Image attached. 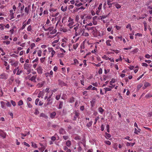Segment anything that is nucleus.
Listing matches in <instances>:
<instances>
[{"mask_svg":"<svg viewBox=\"0 0 152 152\" xmlns=\"http://www.w3.org/2000/svg\"><path fill=\"white\" fill-rule=\"evenodd\" d=\"M27 104L28 107L29 108H31L32 107V105L31 104L30 102H27Z\"/></svg>","mask_w":152,"mask_h":152,"instance_id":"nucleus-58","label":"nucleus"},{"mask_svg":"<svg viewBox=\"0 0 152 152\" xmlns=\"http://www.w3.org/2000/svg\"><path fill=\"white\" fill-rule=\"evenodd\" d=\"M102 4L100 3L99 4V6L98 8V10H100L102 9Z\"/></svg>","mask_w":152,"mask_h":152,"instance_id":"nucleus-61","label":"nucleus"},{"mask_svg":"<svg viewBox=\"0 0 152 152\" xmlns=\"http://www.w3.org/2000/svg\"><path fill=\"white\" fill-rule=\"evenodd\" d=\"M39 101V99L38 98L35 101V104L36 105H37L38 104V102Z\"/></svg>","mask_w":152,"mask_h":152,"instance_id":"nucleus-64","label":"nucleus"},{"mask_svg":"<svg viewBox=\"0 0 152 152\" xmlns=\"http://www.w3.org/2000/svg\"><path fill=\"white\" fill-rule=\"evenodd\" d=\"M112 41L109 40H107L106 42V44L107 46H110L111 45V44L112 43Z\"/></svg>","mask_w":152,"mask_h":152,"instance_id":"nucleus-28","label":"nucleus"},{"mask_svg":"<svg viewBox=\"0 0 152 152\" xmlns=\"http://www.w3.org/2000/svg\"><path fill=\"white\" fill-rule=\"evenodd\" d=\"M126 28H129L130 31H132V28L130 24H128L127 25Z\"/></svg>","mask_w":152,"mask_h":152,"instance_id":"nucleus-38","label":"nucleus"},{"mask_svg":"<svg viewBox=\"0 0 152 152\" xmlns=\"http://www.w3.org/2000/svg\"><path fill=\"white\" fill-rule=\"evenodd\" d=\"M79 10V9L77 7H75L74 9L72 11V13H75L76 12H77Z\"/></svg>","mask_w":152,"mask_h":152,"instance_id":"nucleus-34","label":"nucleus"},{"mask_svg":"<svg viewBox=\"0 0 152 152\" xmlns=\"http://www.w3.org/2000/svg\"><path fill=\"white\" fill-rule=\"evenodd\" d=\"M24 23L25 21L23 23L22 26L21 28V29L22 30L23 29L25 28V27L26 25V24Z\"/></svg>","mask_w":152,"mask_h":152,"instance_id":"nucleus-44","label":"nucleus"},{"mask_svg":"<svg viewBox=\"0 0 152 152\" xmlns=\"http://www.w3.org/2000/svg\"><path fill=\"white\" fill-rule=\"evenodd\" d=\"M93 123V121H91L89 123H87L86 124V126L88 127H90L91 126V125H92Z\"/></svg>","mask_w":152,"mask_h":152,"instance_id":"nucleus-32","label":"nucleus"},{"mask_svg":"<svg viewBox=\"0 0 152 152\" xmlns=\"http://www.w3.org/2000/svg\"><path fill=\"white\" fill-rule=\"evenodd\" d=\"M144 86L145 88H146L148 86H150V84L149 83L146 82L144 83Z\"/></svg>","mask_w":152,"mask_h":152,"instance_id":"nucleus-33","label":"nucleus"},{"mask_svg":"<svg viewBox=\"0 0 152 152\" xmlns=\"http://www.w3.org/2000/svg\"><path fill=\"white\" fill-rule=\"evenodd\" d=\"M67 6L64 7L63 6H62L61 7V10L63 12L67 10Z\"/></svg>","mask_w":152,"mask_h":152,"instance_id":"nucleus-23","label":"nucleus"},{"mask_svg":"<svg viewBox=\"0 0 152 152\" xmlns=\"http://www.w3.org/2000/svg\"><path fill=\"white\" fill-rule=\"evenodd\" d=\"M138 130H137V128H134V133L137 134H138L139 133H140V131H141V129L138 128L137 129Z\"/></svg>","mask_w":152,"mask_h":152,"instance_id":"nucleus-11","label":"nucleus"},{"mask_svg":"<svg viewBox=\"0 0 152 152\" xmlns=\"http://www.w3.org/2000/svg\"><path fill=\"white\" fill-rule=\"evenodd\" d=\"M37 72L39 74H41L42 73L43 69L41 66H39L37 69Z\"/></svg>","mask_w":152,"mask_h":152,"instance_id":"nucleus-7","label":"nucleus"},{"mask_svg":"<svg viewBox=\"0 0 152 152\" xmlns=\"http://www.w3.org/2000/svg\"><path fill=\"white\" fill-rule=\"evenodd\" d=\"M78 45V44L77 43L75 45H73V48L74 49H76L77 48V47Z\"/></svg>","mask_w":152,"mask_h":152,"instance_id":"nucleus-57","label":"nucleus"},{"mask_svg":"<svg viewBox=\"0 0 152 152\" xmlns=\"http://www.w3.org/2000/svg\"><path fill=\"white\" fill-rule=\"evenodd\" d=\"M59 104L58 105V109H60L62 108L63 106L64 103L63 102L61 101H59Z\"/></svg>","mask_w":152,"mask_h":152,"instance_id":"nucleus-14","label":"nucleus"},{"mask_svg":"<svg viewBox=\"0 0 152 152\" xmlns=\"http://www.w3.org/2000/svg\"><path fill=\"white\" fill-rule=\"evenodd\" d=\"M136 36L141 37L142 36V34L140 33H137L135 34Z\"/></svg>","mask_w":152,"mask_h":152,"instance_id":"nucleus-63","label":"nucleus"},{"mask_svg":"<svg viewBox=\"0 0 152 152\" xmlns=\"http://www.w3.org/2000/svg\"><path fill=\"white\" fill-rule=\"evenodd\" d=\"M52 99H50L48 98L47 99V101L48 102L47 103H45L44 105L45 106H47L48 105L51 104L52 103Z\"/></svg>","mask_w":152,"mask_h":152,"instance_id":"nucleus-4","label":"nucleus"},{"mask_svg":"<svg viewBox=\"0 0 152 152\" xmlns=\"http://www.w3.org/2000/svg\"><path fill=\"white\" fill-rule=\"evenodd\" d=\"M50 20L48 18L47 20V21H46V24L48 25V26H50Z\"/></svg>","mask_w":152,"mask_h":152,"instance_id":"nucleus-56","label":"nucleus"},{"mask_svg":"<svg viewBox=\"0 0 152 152\" xmlns=\"http://www.w3.org/2000/svg\"><path fill=\"white\" fill-rule=\"evenodd\" d=\"M81 35H83V36L85 37H88V36L89 34H88L87 32H83Z\"/></svg>","mask_w":152,"mask_h":152,"instance_id":"nucleus-35","label":"nucleus"},{"mask_svg":"<svg viewBox=\"0 0 152 152\" xmlns=\"http://www.w3.org/2000/svg\"><path fill=\"white\" fill-rule=\"evenodd\" d=\"M79 23H78L75 25L74 26L75 27L74 28V29L75 30V31H78L81 33L83 31V29H84L83 28L84 25H83L82 22H79Z\"/></svg>","mask_w":152,"mask_h":152,"instance_id":"nucleus-1","label":"nucleus"},{"mask_svg":"<svg viewBox=\"0 0 152 152\" xmlns=\"http://www.w3.org/2000/svg\"><path fill=\"white\" fill-rule=\"evenodd\" d=\"M91 18L92 17L91 15H85V19L86 21L91 19Z\"/></svg>","mask_w":152,"mask_h":152,"instance_id":"nucleus-21","label":"nucleus"},{"mask_svg":"<svg viewBox=\"0 0 152 152\" xmlns=\"http://www.w3.org/2000/svg\"><path fill=\"white\" fill-rule=\"evenodd\" d=\"M10 102L11 104H12V105L13 106H15L16 105V103L15 101H13L12 100H11Z\"/></svg>","mask_w":152,"mask_h":152,"instance_id":"nucleus-48","label":"nucleus"},{"mask_svg":"<svg viewBox=\"0 0 152 152\" xmlns=\"http://www.w3.org/2000/svg\"><path fill=\"white\" fill-rule=\"evenodd\" d=\"M114 4H115V7L118 9H119L121 8V6L119 4L117 3H114Z\"/></svg>","mask_w":152,"mask_h":152,"instance_id":"nucleus-22","label":"nucleus"},{"mask_svg":"<svg viewBox=\"0 0 152 152\" xmlns=\"http://www.w3.org/2000/svg\"><path fill=\"white\" fill-rule=\"evenodd\" d=\"M15 28V26L14 27H13V28L12 29H11L9 31V32L11 34H12L13 33L14 31V28Z\"/></svg>","mask_w":152,"mask_h":152,"instance_id":"nucleus-50","label":"nucleus"},{"mask_svg":"<svg viewBox=\"0 0 152 152\" xmlns=\"http://www.w3.org/2000/svg\"><path fill=\"white\" fill-rule=\"evenodd\" d=\"M115 82V79L113 78L112 79L111 81L110 82V84L111 85H112V84Z\"/></svg>","mask_w":152,"mask_h":152,"instance_id":"nucleus-43","label":"nucleus"},{"mask_svg":"<svg viewBox=\"0 0 152 152\" xmlns=\"http://www.w3.org/2000/svg\"><path fill=\"white\" fill-rule=\"evenodd\" d=\"M56 113L55 112H53L52 113L50 114V117L52 118L53 119L54 118L55 116L56 115Z\"/></svg>","mask_w":152,"mask_h":152,"instance_id":"nucleus-12","label":"nucleus"},{"mask_svg":"<svg viewBox=\"0 0 152 152\" xmlns=\"http://www.w3.org/2000/svg\"><path fill=\"white\" fill-rule=\"evenodd\" d=\"M92 25H93V24H92V23H88V24H86V25L85 26V28H86V29H87L88 30H89L90 29V28H88V26H91Z\"/></svg>","mask_w":152,"mask_h":152,"instance_id":"nucleus-13","label":"nucleus"},{"mask_svg":"<svg viewBox=\"0 0 152 152\" xmlns=\"http://www.w3.org/2000/svg\"><path fill=\"white\" fill-rule=\"evenodd\" d=\"M98 111L99 112L101 113V114H102V113L104 112V110L102 109V107H99L98 108Z\"/></svg>","mask_w":152,"mask_h":152,"instance_id":"nucleus-31","label":"nucleus"},{"mask_svg":"<svg viewBox=\"0 0 152 152\" xmlns=\"http://www.w3.org/2000/svg\"><path fill=\"white\" fill-rule=\"evenodd\" d=\"M7 78V77L5 73H3L0 75V79L6 80Z\"/></svg>","mask_w":152,"mask_h":152,"instance_id":"nucleus-8","label":"nucleus"},{"mask_svg":"<svg viewBox=\"0 0 152 152\" xmlns=\"http://www.w3.org/2000/svg\"><path fill=\"white\" fill-rule=\"evenodd\" d=\"M59 132L60 134H65L66 132L64 129L61 128L59 130Z\"/></svg>","mask_w":152,"mask_h":152,"instance_id":"nucleus-15","label":"nucleus"},{"mask_svg":"<svg viewBox=\"0 0 152 152\" xmlns=\"http://www.w3.org/2000/svg\"><path fill=\"white\" fill-rule=\"evenodd\" d=\"M43 29L45 31H52L53 29V27L52 26L48 28H45L44 27V26H43L42 27Z\"/></svg>","mask_w":152,"mask_h":152,"instance_id":"nucleus-10","label":"nucleus"},{"mask_svg":"<svg viewBox=\"0 0 152 152\" xmlns=\"http://www.w3.org/2000/svg\"><path fill=\"white\" fill-rule=\"evenodd\" d=\"M112 28V27L111 26V27H109L107 29V31L109 32L111 31V33H112L113 32V31L112 30H111Z\"/></svg>","mask_w":152,"mask_h":152,"instance_id":"nucleus-46","label":"nucleus"},{"mask_svg":"<svg viewBox=\"0 0 152 152\" xmlns=\"http://www.w3.org/2000/svg\"><path fill=\"white\" fill-rule=\"evenodd\" d=\"M4 26L2 24H0V29L1 30L3 31L4 30Z\"/></svg>","mask_w":152,"mask_h":152,"instance_id":"nucleus-59","label":"nucleus"},{"mask_svg":"<svg viewBox=\"0 0 152 152\" xmlns=\"http://www.w3.org/2000/svg\"><path fill=\"white\" fill-rule=\"evenodd\" d=\"M14 61L11 60L10 61V63H11V65L12 66H14L15 67H16L18 65V62H14Z\"/></svg>","mask_w":152,"mask_h":152,"instance_id":"nucleus-9","label":"nucleus"},{"mask_svg":"<svg viewBox=\"0 0 152 152\" xmlns=\"http://www.w3.org/2000/svg\"><path fill=\"white\" fill-rule=\"evenodd\" d=\"M104 89L105 90L104 91H105V94H106V93L107 91H110L111 90V89L110 88H104Z\"/></svg>","mask_w":152,"mask_h":152,"instance_id":"nucleus-41","label":"nucleus"},{"mask_svg":"<svg viewBox=\"0 0 152 152\" xmlns=\"http://www.w3.org/2000/svg\"><path fill=\"white\" fill-rule=\"evenodd\" d=\"M42 51L41 50H39L38 52V55L39 56H41L42 55Z\"/></svg>","mask_w":152,"mask_h":152,"instance_id":"nucleus-52","label":"nucleus"},{"mask_svg":"<svg viewBox=\"0 0 152 152\" xmlns=\"http://www.w3.org/2000/svg\"><path fill=\"white\" fill-rule=\"evenodd\" d=\"M30 10L28 8H27L26 7L25 8L24 10L25 12L27 14H28L29 12V10Z\"/></svg>","mask_w":152,"mask_h":152,"instance_id":"nucleus-30","label":"nucleus"},{"mask_svg":"<svg viewBox=\"0 0 152 152\" xmlns=\"http://www.w3.org/2000/svg\"><path fill=\"white\" fill-rule=\"evenodd\" d=\"M31 20L30 18H29L28 20L25 23L27 25H29L31 23Z\"/></svg>","mask_w":152,"mask_h":152,"instance_id":"nucleus-39","label":"nucleus"},{"mask_svg":"<svg viewBox=\"0 0 152 152\" xmlns=\"http://www.w3.org/2000/svg\"><path fill=\"white\" fill-rule=\"evenodd\" d=\"M104 142L106 144L110 145L111 144V142L108 140H106Z\"/></svg>","mask_w":152,"mask_h":152,"instance_id":"nucleus-49","label":"nucleus"},{"mask_svg":"<svg viewBox=\"0 0 152 152\" xmlns=\"http://www.w3.org/2000/svg\"><path fill=\"white\" fill-rule=\"evenodd\" d=\"M32 30V26L31 25H29L27 28V31L29 32H31Z\"/></svg>","mask_w":152,"mask_h":152,"instance_id":"nucleus-19","label":"nucleus"},{"mask_svg":"<svg viewBox=\"0 0 152 152\" xmlns=\"http://www.w3.org/2000/svg\"><path fill=\"white\" fill-rule=\"evenodd\" d=\"M74 99H75L73 97H72L70 98L69 99V102L70 103L73 102L75 101Z\"/></svg>","mask_w":152,"mask_h":152,"instance_id":"nucleus-42","label":"nucleus"},{"mask_svg":"<svg viewBox=\"0 0 152 152\" xmlns=\"http://www.w3.org/2000/svg\"><path fill=\"white\" fill-rule=\"evenodd\" d=\"M139 50L138 48H136L132 51L133 54H134L138 52Z\"/></svg>","mask_w":152,"mask_h":152,"instance_id":"nucleus-36","label":"nucleus"},{"mask_svg":"<svg viewBox=\"0 0 152 152\" xmlns=\"http://www.w3.org/2000/svg\"><path fill=\"white\" fill-rule=\"evenodd\" d=\"M40 117H43L46 118H48V117L47 115H46L44 113H41L40 115Z\"/></svg>","mask_w":152,"mask_h":152,"instance_id":"nucleus-26","label":"nucleus"},{"mask_svg":"<svg viewBox=\"0 0 152 152\" xmlns=\"http://www.w3.org/2000/svg\"><path fill=\"white\" fill-rule=\"evenodd\" d=\"M110 14V13H109L107 15H102V16H100V17L101 18V20H103V19H104L108 17V16H109Z\"/></svg>","mask_w":152,"mask_h":152,"instance_id":"nucleus-16","label":"nucleus"},{"mask_svg":"<svg viewBox=\"0 0 152 152\" xmlns=\"http://www.w3.org/2000/svg\"><path fill=\"white\" fill-rule=\"evenodd\" d=\"M22 71H20L19 70H17V73H16V75H19L21 73H22Z\"/></svg>","mask_w":152,"mask_h":152,"instance_id":"nucleus-60","label":"nucleus"},{"mask_svg":"<svg viewBox=\"0 0 152 152\" xmlns=\"http://www.w3.org/2000/svg\"><path fill=\"white\" fill-rule=\"evenodd\" d=\"M19 68V66H17V67H16L14 69V70H13V74L14 75L15 74V73L16 72V71H17V69H18Z\"/></svg>","mask_w":152,"mask_h":152,"instance_id":"nucleus-55","label":"nucleus"},{"mask_svg":"<svg viewBox=\"0 0 152 152\" xmlns=\"http://www.w3.org/2000/svg\"><path fill=\"white\" fill-rule=\"evenodd\" d=\"M66 144L68 147H70L71 145V142L69 140H68L66 142Z\"/></svg>","mask_w":152,"mask_h":152,"instance_id":"nucleus-24","label":"nucleus"},{"mask_svg":"<svg viewBox=\"0 0 152 152\" xmlns=\"http://www.w3.org/2000/svg\"><path fill=\"white\" fill-rule=\"evenodd\" d=\"M3 43L4 44L6 43V45H8L10 43V41H4L3 42Z\"/></svg>","mask_w":152,"mask_h":152,"instance_id":"nucleus-62","label":"nucleus"},{"mask_svg":"<svg viewBox=\"0 0 152 152\" xmlns=\"http://www.w3.org/2000/svg\"><path fill=\"white\" fill-rule=\"evenodd\" d=\"M64 54L63 53H58L57 56L59 58L62 57L64 56Z\"/></svg>","mask_w":152,"mask_h":152,"instance_id":"nucleus-40","label":"nucleus"},{"mask_svg":"<svg viewBox=\"0 0 152 152\" xmlns=\"http://www.w3.org/2000/svg\"><path fill=\"white\" fill-rule=\"evenodd\" d=\"M1 107L3 109H5L6 108L5 107V103L3 101H1Z\"/></svg>","mask_w":152,"mask_h":152,"instance_id":"nucleus-18","label":"nucleus"},{"mask_svg":"<svg viewBox=\"0 0 152 152\" xmlns=\"http://www.w3.org/2000/svg\"><path fill=\"white\" fill-rule=\"evenodd\" d=\"M114 3H111L107 2V5L109 6V8H110L111 7L112 5L113 4H114Z\"/></svg>","mask_w":152,"mask_h":152,"instance_id":"nucleus-45","label":"nucleus"},{"mask_svg":"<svg viewBox=\"0 0 152 152\" xmlns=\"http://www.w3.org/2000/svg\"><path fill=\"white\" fill-rule=\"evenodd\" d=\"M91 103V106L92 107H93L95 105V99H94L91 101H90Z\"/></svg>","mask_w":152,"mask_h":152,"instance_id":"nucleus-20","label":"nucleus"},{"mask_svg":"<svg viewBox=\"0 0 152 152\" xmlns=\"http://www.w3.org/2000/svg\"><path fill=\"white\" fill-rule=\"evenodd\" d=\"M43 85V84L42 83H39L37 85V86L39 88L42 87Z\"/></svg>","mask_w":152,"mask_h":152,"instance_id":"nucleus-47","label":"nucleus"},{"mask_svg":"<svg viewBox=\"0 0 152 152\" xmlns=\"http://www.w3.org/2000/svg\"><path fill=\"white\" fill-rule=\"evenodd\" d=\"M82 5V4L81 3H75V5L77 7H79Z\"/></svg>","mask_w":152,"mask_h":152,"instance_id":"nucleus-53","label":"nucleus"},{"mask_svg":"<svg viewBox=\"0 0 152 152\" xmlns=\"http://www.w3.org/2000/svg\"><path fill=\"white\" fill-rule=\"evenodd\" d=\"M23 104V102L22 100H20L18 102V106H21Z\"/></svg>","mask_w":152,"mask_h":152,"instance_id":"nucleus-37","label":"nucleus"},{"mask_svg":"<svg viewBox=\"0 0 152 152\" xmlns=\"http://www.w3.org/2000/svg\"><path fill=\"white\" fill-rule=\"evenodd\" d=\"M58 82L59 85L61 86L62 87L64 86H67V84H66L60 80H58Z\"/></svg>","mask_w":152,"mask_h":152,"instance_id":"nucleus-3","label":"nucleus"},{"mask_svg":"<svg viewBox=\"0 0 152 152\" xmlns=\"http://www.w3.org/2000/svg\"><path fill=\"white\" fill-rule=\"evenodd\" d=\"M74 64L75 65L77 64H78L79 63L78 61L76 59H74Z\"/></svg>","mask_w":152,"mask_h":152,"instance_id":"nucleus-51","label":"nucleus"},{"mask_svg":"<svg viewBox=\"0 0 152 152\" xmlns=\"http://www.w3.org/2000/svg\"><path fill=\"white\" fill-rule=\"evenodd\" d=\"M36 78L37 75H33L32 77L31 78L29 77L28 78V79L29 80L33 81L34 83H36V81L35 80Z\"/></svg>","mask_w":152,"mask_h":152,"instance_id":"nucleus-5","label":"nucleus"},{"mask_svg":"<svg viewBox=\"0 0 152 152\" xmlns=\"http://www.w3.org/2000/svg\"><path fill=\"white\" fill-rule=\"evenodd\" d=\"M105 137L107 139H108L109 138H110L111 137V135L110 134H108L106 132L105 133Z\"/></svg>","mask_w":152,"mask_h":152,"instance_id":"nucleus-25","label":"nucleus"},{"mask_svg":"<svg viewBox=\"0 0 152 152\" xmlns=\"http://www.w3.org/2000/svg\"><path fill=\"white\" fill-rule=\"evenodd\" d=\"M14 77H11L8 80L9 81V84L11 85L14 81Z\"/></svg>","mask_w":152,"mask_h":152,"instance_id":"nucleus-17","label":"nucleus"},{"mask_svg":"<svg viewBox=\"0 0 152 152\" xmlns=\"http://www.w3.org/2000/svg\"><path fill=\"white\" fill-rule=\"evenodd\" d=\"M30 67L29 65L25 63L24 65V68L25 69H28V68Z\"/></svg>","mask_w":152,"mask_h":152,"instance_id":"nucleus-27","label":"nucleus"},{"mask_svg":"<svg viewBox=\"0 0 152 152\" xmlns=\"http://www.w3.org/2000/svg\"><path fill=\"white\" fill-rule=\"evenodd\" d=\"M49 74H50V78H51L52 77H53V72L52 71V70H51L50 72L49 73Z\"/></svg>","mask_w":152,"mask_h":152,"instance_id":"nucleus-54","label":"nucleus"},{"mask_svg":"<svg viewBox=\"0 0 152 152\" xmlns=\"http://www.w3.org/2000/svg\"><path fill=\"white\" fill-rule=\"evenodd\" d=\"M75 115L74 116L73 118L72 119L74 121H76L77 120V118L78 119H79L80 117L79 115H80V113L78 112H77L76 111H75Z\"/></svg>","mask_w":152,"mask_h":152,"instance_id":"nucleus-2","label":"nucleus"},{"mask_svg":"<svg viewBox=\"0 0 152 152\" xmlns=\"http://www.w3.org/2000/svg\"><path fill=\"white\" fill-rule=\"evenodd\" d=\"M6 134L2 130H0V136L2 137L3 138H6Z\"/></svg>","mask_w":152,"mask_h":152,"instance_id":"nucleus-6","label":"nucleus"},{"mask_svg":"<svg viewBox=\"0 0 152 152\" xmlns=\"http://www.w3.org/2000/svg\"><path fill=\"white\" fill-rule=\"evenodd\" d=\"M145 97L147 98H149L152 97V93H149L145 96Z\"/></svg>","mask_w":152,"mask_h":152,"instance_id":"nucleus-29","label":"nucleus"}]
</instances>
